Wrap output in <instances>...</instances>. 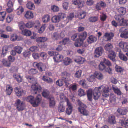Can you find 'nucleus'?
Segmentation results:
<instances>
[{
    "label": "nucleus",
    "instance_id": "obj_1",
    "mask_svg": "<svg viewBox=\"0 0 128 128\" xmlns=\"http://www.w3.org/2000/svg\"><path fill=\"white\" fill-rule=\"evenodd\" d=\"M110 90L109 87L103 85L100 86L98 88H95L93 92L94 98L95 100H98L101 94H102L103 96L107 97L109 95V92Z\"/></svg>",
    "mask_w": 128,
    "mask_h": 128
},
{
    "label": "nucleus",
    "instance_id": "obj_2",
    "mask_svg": "<svg viewBox=\"0 0 128 128\" xmlns=\"http://www.w3.org/2000/svg\"><path fill=\"white\" fill-rule=\"evenodd\" d=\"M26 79L28 82L32 83L31 86L32 88L31 91L34 92V94H37V92H41L42 88L38 83H37L36 80L34 77L31 76H27Z\"/></svg>",
    "mask_w": 128,
    "mask_h": 128
},
{
    "label": "nucleus",
    "instance_id": "obj_3",
    "mask_svg": "<svg viewBox=\"0 0 128 128\" xmlns=\"http://www.w3.org/2000/svg\"><path fill=\"white\" fill-rule=\"evenodd\" d=\"M41 100V96L38 94L35 99L34 96H30L26 98L27 101L30 102L33 107H37L40 103Z\"/></svg>",
    "mask_w": 128,
    "mask_h": 128
},
{
    "label": "nucleus",
    "instance_id": "obj_4",
    "mask_svg": "<svg viewBox=\"0 0 128 128\" xmlns=\"http://www.w3.org/2000/svg\"><path fill=\"white\" fill-rule=\"evenodd\" d=\"M87 36V32L85 31L80 34L78 36V38L75 42V46L76 47L80 46L82 44L83 41L86 39Z\"/></svg>",
    "mask_w": 128,
    "mask_h": 128
},
{
    "label": "nucleus",
    "instance_id": "obj_5",
    "mask_svg": "<svg viewBox=\"0 0 128 128\" xmlns=\"http://www.w3.org/2000/svg\"><path fill=\"white\" fill-rule=\"evenodd\" d=\"M114 18L120 26H128V20H125L121 15H116Z\"/></svg>",
    "mask_w": 128,
    "mask_h": 128
},
{
    "label": "nucleus",
    "instance_id": "obj_6",
    "mask_svg": "<svg viewBox=\"0 0 128 128\" xmlns=\"http://www.w3.org/2000/svg\"><path fill=\"white\" fill-rule=\"evenodd\" d=\"M16 108L19 111H21L24 110L25 108L24 104L23 101H21L19 99H17L15 104Z\"/></svg>",
    "mask_w": 128,
    "mask_h": 128
},
{
    "label": "nucleus",
    "instance_id": "obj_7",
    "mask_svg": "<svg viewBox=\"0 0 128 128\" xmlns=\"http://www.w3.org/2000/svg\"><path fill=\"white\" fill-rule=\"evenodd\" d=\"M13 46V45L12 44H10L8 46L4 45V46L2 48L1 56L2 57H4L5 56L7 53V52L9 50H10Z\"/></svg>",
    "mask_w": 128,
    "mask_h": 128
},
{
    "label": "nucleus",
    "instance_id": "obj_8",
    "mask_svg": "<svg viewBox=\"0 0 128 128\" xmlns=\"http://www.w3.org/2000/svg\"><path fill=\"white\" fill-rule=\"evenodd\" d=\"M99 69L101 70H105L108 72L110 74H112V69L109 67H106L102 62H100L99 66Z\"/></svg>",
    "mask_w": 128,
    "mask_h": 128
},
{
    "label": "nucleus",
    "instance_id": "obj_9",
    "mask_svg": "<svg viewBox=\"0 0 128 128\" xmlns=\"http://www.w3.org/2000/svg\"><path fill=\"white\" fill-rule=\"evenodd\" d=\"M104 51L103 48L101 47H97L95 49L94 53V56L99 57L101 56Z\"/></svg>",
    "mask_w": 128,
    "mask_h": 128
},
{
    "label": "nucleus",
    "instance_id": "obj_10",
    "mask_svg": "<svg viewBox=\"0 0 128 128\" xmlns=\"http://www.w3.org/2000/svg\"><path fill=\"white\" fill-rule=\"evenodd\" d=\"M66 102L68 107L66 109V112L67 115H70L72 114V111L73 106L68 100H67Z\"/></svg>",
    "mask_w": 128,
    "mask_h": 128
},
{
    "label": "nucleus",
    "instance_id": "obj_11",
    "mask_svg": "<svg viewBox=\"0 0 128 128\" xmlns=\"http://www.w3.org/2000/svg\"><path fill=\"white\" fill-rule=\"evenodd\" d=\"M119 46L125 52H128V44L126 42L122 41L119 43Z\"/></svg>",
    "mask_w": 128,
    "mask_h": 128
},
{
    "label": "nucleus",
    "instance_id": "obj_12",
    "mask_svg": "<svg viewBox=\"0 0 128 128\" xmlns=\"http://www.w3.org/2000/svg\"><path fill=\"white\" fill-rule=\"evenodd\" d=\"M64 56L62 55L59 54L58 52H56V55L53 57V59L55 62H58L63 60Z\"/></svg>",
    "mask_w": 128,
    "mask_h": 128
},
{
    "label": "nucleus",
    "instance_id": "obj_13",
    "mask_svg": "<svg viewBox=\"0 0 128 128\" xmlns=\"http://www.w3.org/2000/svg\"><path fill=\"white\" fill-rule=\"evenodd\" d=\"M109 52L110 54L108 55V58L114 62H116V54L115 52L113 51H111Z\"/></svg>",
    "mask_w": 128,
    "mask_h": 128
},
{
    "label": "nucleus",
    "instance_id": "obj_14",
    "mask_svg": "<svg viewBox=\"0 0 128 128\" xmlns=\"http://www.w3.org/2000/svg\"><path fill=\"white\" fill-rule=\"evenodd\" d=\"M73 3L75 5H77L78 7L80 8L83 6L84 2L82 0H75L74 1Z\"/></svg>",
    "mask_w": 128,
    "mask_h": 128
},
{
    "label": "nucleus",
    "instance_id": "obj_15",
    "mask_svg": "<svg viewBox=\"0 0 128 128\" xmlns=\"http://www.w3.org/2000/svg\"><path fill=\"white\" fill-rule=\"evenodd\" d=\"M94 92V91L93 92ZM93 94V92L91 89H89L87 91V95L89 100L92 101V94Z\"/></svg>",
    "mask_w": 128,
    "mask_h": 128
},
{
    "label": "nucleus",
    "instance_id": "obj_16",
    "mask_svg": "<svg viewBox=\"0 0 128 128\" xmlns=\"http://www.w3.org/2000/svg\"><path fill=\"white\" fill-rule=\"evenodd\" d=\"M42 96L47 99L51 97L50 96L49 91L47 90L44 89L42 92Z\"/></svg>",
    "mask_w": 128,
    "mask_h": 128
},
{
    "label": "nucleus",
    "instance_id": "obj_17",
    "mask_svg": "<svg viewBox=\"0 0 128 128\" xmlns=\"http://www.w3.org/2000/svg\"><path fill=\"white\" fill-rule=\"evenodd\" d=\"M97 40V38L96 36L93 35H90L87 39V42L89 44H91L96 42Z\"/></svg>",
    "mask_w": 128,
    "mask_h": 128
},
{
    "label": "nucleus",
    "instance_id": "obj_18",
    "mask_svg": "<svg viewBox=\"0 0 128 128\" xmlns=\"http://www.w3.org/2000/svg\"><path fill=\"white\" fill-rule=\"evenodd\" d=\"M48 99L49 100V104L50 108L53 107L55 105L56 102L54 97L51 96Z\"/></svg>",
    "mask_w": 128,
    "mask_h": 128
},
{
    "label": "nucleus",
    "instance_id": "obj_19",
    "mask_svg": "<svg viewBox=\"0 0 128 128\" xmlns=\"http://www.w3.org/2000/svg\"><path fill=\"white\" fill-rule=\"evenodd\" d=\"M95 77L99 80H102L104 78V76L101 73L98 72H96L94 73Z\"/></svg>",
    "mask_w": 128,
    "mask_h": 128
},
{
    "label": "nucleus",
    "instance_id": "obj_20",
    "mask_svg": "<svg viewBox=\"0 0 128 128\" xmlns=\"http://www.w3.org/2000/svg\"><path fill=\"white\" fill-rule=\"evenodd\" d=\"M24 17L26 19H30L34 17L33 13L30 11H27L25 14Z\"/></svg>",
    "mask_w": 128,
    "mask_h": 128
},
{
    "label": "nucleus",
    "instance_id": "obj_21",
    "mask_svg": "<svg viewBox=\"0 0 128 128\" xmlns=\"http://www.w3.org/2000/svg\"><path fill=\"white\" fill-rule=\"evenodd\" d=\"M112 88L114 93L118 96L122 94V93L120 90L115 86H112Z\"/></svg>",
    "mask_w": 128,
    "mask_h": 128
},
{
    "label": "nucleus",
    "instance_id": "obj_22",
    "mask_svg": "<svg viewBox=\"0 0 128 128\" xmlns=\"http://www.w3.org/2000/svg\"><path fill=\"white\" fill-rule=\"evenodd\" d=\"M108 122L110 124H114L116 123V121L115 117L113 115L109 116L108 118Z\"/></svg>",
    "mask_w": 128,
    "mask_h": 128
},
{
    "label": "nucleus",
    "instance_id": "obj_23",
    "mask_svg": "<svg viewBox=\"0 0 128 128\" xmlns=\"http://www.w3.org/2000/svg\"><path fill=\"white\" fill-rule=\"evenodd\" d=\"M46 68V66L43 63L41 62L38 63V68L40 72L45 70Z\"/></svg>",
    "mask_w": 128,
    "mask_h": 128
},
{
    "label": "nucleus",
    "instance_id": "obj_24",
    "mask_svg": "<svg viewBox=\"0 0 128 128\" xmlns=\"http://www.w3.org/2000/svg\"><path fill=\"white\" fill-rule=\"evenodd\" d=\"M13 77L19 83L21 82L22 80V76H21L20 74H15L13 75Z\"/></svg>",
    "mask_w": 128,
    "mask_h": 128
},
{
    "label": "nucleus",
    "instance_id": "obj_25",
    "mask_svg": "<svg viewBox=\"0 0 128 128\" xmlns=\"http://www.w3.org/2000/svg\"><path fill=\"white\" fill-rule=\"evenodd\" d=\"M13 89L12 87L9 85H7L6 86V92L7 94L10 95L12 93Z\"/></svg>",
    "mask_w": 128,
    "mask_h": 128
},
{
    "label": "nucleus",
    "instance_id": "obj_26",
    "mask_svg": "<svg viewBox=\"0 0 128 128\" xmlns=\"http://www.w3.org/2000/svg\"><path fill=\"white\" fill-rule=\"evenodd\" d=\"M117 111L119 114L122 115H124L126 114V110L122 108H119Z\"/></svg>",
    "mask_w": 128,
    "mask_h": 128
},
{
    "label": "nucleus",
    "instance_id": "obj_27",
    "mask_svg": "<svg viewBox=\"0 0 128 128\" xmlns=\"http://www.w3.org/2000/svg\"><path fill=\"white\" fill-rule=\"evenodd\" d=\"M15 92L16 95L17 96H22L23 93V91L22 90L18 88L17 87L16 88H15Z\"/></svg>",
    "mask_w": 128,
    "mask_h": 128
},
{
    "label": "nucleus",
    "instance_id": "obj_28",
    "mask_svg": "<svg viewBox=\"0 0 128 128\" xmlns=\"http://www.w3.org/2000/svg\"><path fill=\"white\" fill-rule=\"evenodd\" d=\"M104 36L106 37L107 38L108 40H110L114 36V34L112 32L106 33L105 34Z\"/></svg>",
    "mask_w": 128,
    "mask_h": 128
},
{
    "label": "nucleus",
    "instance_id": "obj_29",
    "mask_svg": "<svg viewBox=\"0 0 128 128\" xmlns=\"http://www.w3.org/2000/svg\"><path fill=\"white\" fill-rule=\"evenodd\" d=\"M2 63L3 65L5 66L8 67H10L11 65V63L5 59H3L2 60Z\"/></svg>",
    "mask_w": 128,
    "mask_h": 128
},
{
    "label": "nucleus",
    "instance_id": "obj_30",
    "mask_svg": "<svg viewBox=\"0 0 128 128\" xmlns=\"http://www.w3.org/2000/svg\"><path fill=\"white\" fill-rule=\"evenodd\" d=\"M78 110L80 113L83 115L87 116L88 115V112L85 109H81L80 108H78Z\"/></svg>",
    "mask_w": 128,
    "mask_h": 128
},
{
    "label": "nucleus",
    "instance_id": "obj_31",
    "mask_svg": "<svg viewBox=\"0 0 128 128\" xmlns=\"http://www.w3.org/2000/svg\"><path fill=\"white\" fill-rule=\"evenodd\" d=\"M27 8L30 10H34V8L35 6L34 4L31 2H28L26 4Z\"/></svg>",
    "mask_w": 128,
    "mask_h": 128
},
{
    "label": "nucleus",
    "instance_id": "obj_32",
    "mask_svg": "<svg viewBox=\"0 0 128 128\" xmlns=\"http://www.w3.org/2000/svg\"><path fill=\"white\" fill-rule=\"evenodd\" d=\"M70 76V74L66 72H64L62 73L61 76V79H62V77H64L66 78V79L68 78H69Z\"/></svg>",
    "mask_w": 128,
    "mask_h": 128
},
{
    "label": "nucleus",
    "instance_id": "obj_33",
    "mask_svg": "<svg viewBox=\"0 0 128 128\" xmlns=\"http://www.w3.org/2000/svg\"><path fill=\"white\" fill-rule=\"evenodd\" d=\"M48 40V39L46 37H40L37 38L36 42H44Z\"/></svg>",
    "mask_w": 128,
    "mask_h": 128
},
{
    "label": "nucleus",
    "instance_id": "obj_34",
    "mask_svg": "<svg viewBox=\"0 0 128 128\" xmlns=\"http://www.w3.org/2000/svg\"><path fill=\"white\" fill-rule=\"evenodd\" d=\"M70 42V40L68 38H64L62 41L59 42L60 44L65 45L67 44L68 43Z\"/></svg>",
    "mask_w": 128,
    "mask_h": 128
},
{
    "label": "nucleus",
    "instance_id": "obj_35",
    "mask_svg": "<svg viewBox=\"0 0 128 128\" xmlns=\"http://www.w3.org/2000/svg\"><path fill=\"white\" fill-rule=\"evenodd\" d=\"M84 58L81 56H79L77 57L74 61L79 64H82L84 61Z\"/></svg>",
    "mask_w": 128,
    "mask_h": 128
},
{
    "label": "nucleus",
    "instance_id": "obj_36",
    "mask_svg": "<svg viewBox=\"0 0 128 128\" xmlns=\"http://www.w3.org/2000/svg\"><path fill=\"white\" fill-rule=\"evenodd\" d=\"M119 56L121 60L124 61L126 62L128 60L127 58L124 54L121 52H119Z\"/></svg>",
    "mask_w": 128,
    "mask_h": 128
},
{
    "label": "nucleus",
    "instance_id": "obj_37",
    "mask_svg": "<svg viewBox=\"0 0 128 128\" xmlns=\"http://www.w3.org/2000/svg\"><path fill=\"white\" fill-rule=\"evenodd\" d=\"M18 26L19 29L22 32L23 30L25 27V24L23 22H20L18 23Z\"/></svg>",
    "mask_w": 128,
    "mask_h": 128
},
{
    "label": "nucleus",
    "instance_id": "obj_38",
    "mask_svg": "<svg viewBox=\"0 0 128 128\" xmlns=\"http://www.w3.org/2000/svg\"><path fill=\"white\" fill-rule=\"evenodd\" d=\"M16 52L19 54H20L22 50V48L19 46H16L14 48Z\"/></svg>",
    "mask_w": 128,
    "mask_h": 128
},
{
    "label": "nucleus",
    "instance_id": "obj_39",
    "mask_svg": "<svg viewBox=\"0 0 128 128\" xmlns=\"http://www.w3.org/2000/svg\"><path fill=\"white\" fill-rule=\"evenodd\" d=\"M105 50L106 51L110 52V51H112L110 49L112 48V45L110 44H106L105 46Z\"/></svg>",
    "mask_w": 128,
    "mask_h": 128
},
{
    "label": "nucleus",
    "instance_id": "obj_40",
    "mask_svg": "<svg viewBox=\"0 0 128 128\" xmlns=\"http://www.w3.org/2000/svg\"><path fill=\"white\" fill-rule=\"evenodd\" d=\"M60 36V34L57 32H54L52 36V38L54 40H56L59 38Z\"/></svg>",
    "mask_w": 128,
    "mask_h": 128
},
{
    "label": "nucleus",
    "instance_id": "obj_41",
    "mask_svg": "<svg viewBox=\"0 0 128 128\" xmlns=\"http://www.w3.org/2000/svg\"><path fill=\"white\" fill-rule=\"evenodd\" d=\"M60 20L57 16H54L52 19V22L54 23L59 22Z\"/></svg>",
    "mask_w": 128,
    "mask_h": 128
},
{
    "label": "nucleus",
    "instance_id": "obj_42",
    "mask_svg": "<svg viewBox=\"0 0 128 128\" xmlns=\"http://www.w3.org/2000/svg\"><path fill=\"white\" fill-rule=\"evenodd\" d=\"M118 12L121 14L124 15L126 12L125 9L123 7H120L117 10Z\"/></svg>",
    "mask_w": 128,
    "mask_h": 128
},
{
    "label": "nucleus",
    "instance_id": "obj_43",
    "mask_svg": "<svg viewBox=\"0 0 128 128\" xmlns=\"http://www.w3.org/2000/svg\"><path fill=\"white\" fill-rule=\"evenodd\" d=\"M6 14V12H3L0 13V21H3L5 19Z\"/></svg>",
    "mask_w": 128,
    "mask_h": 128
},
{
    "label": "nucleus",
    "instance_id": "obj_44",
    "mask_svg": "<svg viewBox=\"0 0 128 128\" xmlns=\"http://www.w3.org/2000/svg\"><path fill=\"white\" fill-rule=\"evenodd\" d=\"M50 16L48 15H45L42 18V20L44 22H47L50 20Z\"/></svg>",
    "mask_w": 128,
    "mask_h": 128
},
{
    "label": "nucleus",
    "instance_id": "obj_45",
    "mask_svg": "<svg viewBox=\"0 0 128 128\" xmlns=\"http://www.w3.org/2000/svg\"><path fill=\"white\" fill-rule=\"evenodd\" d=\"M65 108L62 105L60 104L58 106V110L59 112H64V110Z\"/></svg>",
    "mask_w": 128,
    "mask_h": 128
},
{
    "label": "nucleus",
    "instance_id": "obj_46",
    "mask_svg": "<svg viewBox=\"0 0 128 128\" xmlns=\"http://www.w3.org/2000/svg\"><path fill=\"white\" fill-rule=\"evenodd\" d=\"M23 34L26 36H30L31 34L30 31L27 30H25L22 32Z\"/></svg>",
    "mask_w": 128,
    "mask_h": 128
},
{
    "label": "nucleus",
    "instance_id": "obj_47",
    "mask_svg": "<svg viewBox=\"0 0 128 128\" xmlns=\"http://www.w3.org/2000/svg\"><path fill=\"white\" fill-rule=\"evenodd\" d=\"M86 16V12L84 11L80 12L78 15V18L80 19H82L84 18Z\"/></svg>",
    "mask_w": 128,
    "mask_h": 128
},
{
    "label": "nucleus",
    "instance_id": "obj_48",
    "mask_svg": "<svg viewBox=\"0 0 128 128\" xmlns=\"http://www.w3.org/2000/svg\"><path fill=\"white\" fill-rule=\"evenodd\" d=\"M45 24H42L40 28L38 29V32L40 34L42 33L44 31L46 26Z\"/></svg>",
    "mask_w": 128,
    "mask_h": 128
},
{
    "label": "nucleus",
    "instance_id": "obj_49",
    "mask_svg": "<svg viewBox=\"0 0 128 128\" xmlns=\"http://www.w3.org/2000/svg\"><path fill=\"white\" fill-rule=\"evenodd\" d=\"M72 62L71 60L68 58H66L64 61V63L66 65H68L70 64Z\"/></svg>",
    "mask_w": 128,
    "mask_h": 128
},
{
    "label": "nucleus",
    "instance_id": "obj_50",
    "mask_svg": "<svg viewBox=\"0 0 128 128\" xmlns=\"http://www.w3.org/2000/svg\"><path fill=\"white\" fill-rule=\"evenodd\" d=\"M120 36L122 38H128V31L122 32L120 34Z\"/></svg>",
    "mask_w": 128,
    "mask_h": 128
},
{
    "label": "nucleus",
    "instance_id": "obj_51",
    "mask_svg": "<svg viewBox=\"0 0 128 128\" xmlns=\"http://www.w3.org/2000/svg\"><path fill=\"white\" fill-rule=\"evenodd\" d=\"M102 63H103L104 64H106L108 66V67L112 66L111 63L107 59L105 58L103 59V62Z\"/></svg>",
    "mask_w": 128,
    "mask_h": 128
},
{
    "label": "nucleus",
    "instance_id": "obj_52",
    "mask_svg": "<svg viewBox=\"0 0 128 128\" xmlns=\"http://www.w3.org/2000/svg\"><path fill=\"white\" fill-rule=\"evenodd\" d=\"M24 12V8L22 6H20L17 8V14L18 15H20Z\"/></svg>",
    "mask_w": 128,
    "mask_h": 128
},
{
    "label": "nucleus",
    "instance_id": "obj_53",
    "mask_svg": "<svg viewBox=\"0 0 128 128\" xmlns=\"http://www.w3.org/2000/svg\"><path fill=\"white\" fill-rule=\"evenodd\" d=\"M33 26L36 29H38L40 26V22L38 20L36 21Z\"/></svg>",
    "mask_w": 128,
    "mask_h": 128
},
{
    "label": "nucleus",
    "instance_id": "obj_54",
    "mask_svg": "<svg viewBox=\"0 0 128 128\" xmlns=\"http://www.w3.org/2000/svg\"><path fill=\"white\" fill-rule=\"evenodd\" d=\"M82 71L81 70H79L76 72L74 74V76L75 77L79 78L81 76Z\"/></svg>",
    "mask_w": 128,
    "mask_h": 128
},
{
    "label": "nucleus",
    "instance_id": "obj_55",
    "mask_svg": "<svg viewBox=\"0 0 128 128\" xmlns=\"http://www.w3.org/2000/svg\"><path fill=\"white\" fill-rule=\"evenodd\" d=\"M100 20L102 21H105L107 18V16L105 14L102 13L100 16Z\"/></svg>",
    "mask_w": 128,
    "mask_h": 128
},
{
    "label": "nucleus",
    "instance_id": "obj_56",
    "mask_svg": "<svg viewBox=\"0 0 128 128\" xmlns=\"http://www.w3.org/2000/svg\"><path fill=\"white\" fill-rule=\"evenodd\" d=\"M115 68L116 71L120 73L122 72L124 70L122 68L118 66H116Z\"/></svg>",
    "mask_w": 128,
    "mask_h": 128
},
{
    "label": "nucleus",
    "instance_id": "obj_57",
    "mask_svg": "<svg viewBox=\"0 0 128 128\" xmlns=\"http://www.w3.org/2000/svg\"><path fill=\"white\" fill-rule=\"evenodd\" d=\"M61 79L66 84V86H68L69 84L68 82L70 81L71 80V79L70 78H68V79H66L65 78H64V77H62V79Z\"/></svg>",
    "mask_w": 128,
    "mask_h": 128
},
{
    "label": "nucleus",
    "instance_id": "obj_58",
    "mask_svg": "<svg viewBox=\"0 0 128 128\" xmlns=\"http://www.w3.org/2000/svg\"><path fill=\"white\" fill-rule=\"evenodd\" d=\"M98 20L97 16H92L90 18L89 20L90 22H94Z\"/></svg>",
    "mask_w": 128,
    "mask_h": 128
},
{
    "label": "nucleus",
    "instance_id": "obj_59",
    "mask_svg": "<svg viewBox=\"0 0 128 128\" xmlns=\"http://www.w3.org/2000/svg\"><path fill=\"white\" fill-rule=\"evenodd\" d=\"M78 92V95L80 96L85 95L86 94L84 90L81 88H80Z\"/></svg>",
    "mask_w": 128,
    "mask_h": 128
},
{
    "label": "nucleus",
    "instance_id": "obj_60",
    "mask_svg": "<svg viewBox=\"0 0 128 128\" xmlns=\"http://www.w3.org/2000/svg\"><path fill=\"white\" fill-rule=\"evenodd\" d=\"M51 9L53 12H56L58 11L59 10V8L55 5H53L51 6Z\"/></svg>",
    "mask_w": 128,
    "mask_h": 128
},
{
    "label": "nucleus",
    "instance_id": "obj_61",
    "mask_svg": "<svg viewBox=\"0 0 128 128\" xmlns=\"http://www.w3.org/2000/svg\"><path fill=\"white\" fill-rule=\"evenodd\" d=\"M78 104L80 106L78 108H80L81 109H85L86 108V105L84 104L80 101H79Z\"/></svg>",
    "mask_w": 128,
    "mask_h": 128
},
{
    "label": "nucleus",
    "instance_id": "obj_62",
    "mask_svg": "<svg viewBox=\"0 0 128 128\" xmlns=\"http://www.w3.org/2000/svg\"><path fill=\"white\" fill-rule=\"evenodd\" d=\"M77 85L76 84H73L70 85L69 87V89L72 91H74L77 89Z\"/></svg>",
    "mask_w": 128,
    "mask_h": 128
},
{
    "label": "nucleus",
    "instance_id": "obj_63",
    "mask_svg": "<svg viewBox=\"0 0 128 128\" xmlns=\"http://www.w3.org/2000/svg\"><path fill=\"white\" fill-rule=\"evenodd\" d=\"M121 125L125 127V128H128V120L126 121L125 122L122 121L121 123Z\"/></svg>",
    "mask_w": 128,
    "mask_h": 128
},
{
    "label": "nucleus",
    "instance_id": "obj_64",
    "mask_svg": "<svg viewBox=\"0 0 128 128\" xmlns=\"http://www.w3.org/2000/svg\"><path fill=\"white\" fill-rule=\"evenodd\" d=\"M30 52L28 50H26L23 52L22 54L24 56V57H26L30 55Z\"/></svg>",
    "mask_w": 128,
    "mask_h": 128
}]
</instances>
